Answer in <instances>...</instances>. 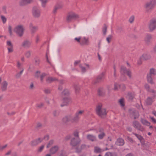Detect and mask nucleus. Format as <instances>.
Returning a JSON list of instances; mask_svg holds the SVG:
<instances>
[{
    "label": "nucleus",
    "mask_w": 156,
    "mask_h": 156,
    "mask_svg": "<svg viewBox=\"0 0 156 156\" xmlns=\"http://www.w3.org/2000/svg\"><path fill=\"white\" fill-rule=\"evenodd\" d=\"M84 112L83 110L77 111L75 113L74 117L72 116V115H68L63 118L62 121L64 123L69 122H77L79 121L80 118Z\"/></svg>",
    "instance_id": "obj_1"
},
{
    "label": "nucleus",
    "mask_w": 156,
    "mask_h": 156,
    "mask_svg": "<svg viewBox=\"0 0 156 156\" xmlns=\"http://www.w3.org/2000/svg\"><path fill=\"white\" fill-rule=\"evenodd\" d=\"M156 6V0H149L144 4V8L147 11L153 9Z\"/></svg>",
    "instance_id": "obj_2"
},
{
    "label": "nucleus",
    "mask_w": 156,
    "mask_h": 156,
    "mask_svg": "<svg viewBox=\"0 0 156 156\" xmlns=\"http://www.w3.org/2000/svg\"><path fill=\"white\" fill-rule=\"evenodd\" d=\"M96 112L97 114L101 117H104L107 114L106 109L102 107L101 104H99L97 106Z\"/></svg>",
    "instance_id": "obj_3"
},
{
    "label": "nucleus",
    "mask_w": 156,
    "mask_h": 156,
    "mask_svg": "<svg viewBox=\"0 0 156 156\" xmlns=\"http://www.w3.org/2000/svg\"><path fill=\"white\" fill-rule=\"evenodd\" d=\"M24 30V27L23 26L20 25L16 26L14 29V32L20 37H21L23 35Z\"/></svg>",
    "instance_id": "obj_4"
},
{
    "label": "nucleus",
    "mask_w": 156,
    "mask_h": 156,
    "mask_svg": "<svg viewBox=\"0 0 156 156\" xmlns=\"http://www.w3.org/2000/svg\"><path fill=\"white\" fill-rule=\"evenodd\" d=\"M156 75V69L152 68L150 69L149 73L147 75V81L151 84L154 83L151 76Z\"/></svg>",
    "instance_id": "obj_5"
},
{
    "label": "nucleus",
    "mask_w": 156,
    "mask_h": 156,
    "mask_svg": "<svg viewBox=\"0 0 156 156\" xmlns=\"http://www.w3.org/2000/svg\"><path fill=\"white\" fill-rule=\"evenodd\" d=\"M149 31H153L156 28V18H153L151 20L148 25Z\"/></svg>",
    "instance_id": "obj_6"
},
{
    "label": "nucleus",
    "mask_w": 156,
    "mask_h": 156,
    "mask_svg": "<svg viewBox=\"0 0 156 156\" xmlns=\"http://www.w3.org/2000/svg\"><path fill=\"white\" fill-rule=\"evenodd\" d=\"M133 127L137 130L143 132L145 131V129L138 121H135L133 122Z\"/></svg>",
    "instance_id": "obj_7"
},
{
    "label": "nucleus",
    "mask_w": 156,
    "mask_h": 156,
    "mask_svg": "<svg viewBox=\"0 0 156 156\" xmlns=\"http://www.w3.org/2000/svg\"><path fill=\"white\" fill-rule=\"evenodd\" d=\"M32 13L33 16L35 18H38L40 16V10L37 7L35 6L33 8Z\"/></svg>",
    "instance_id": "obj_8"
},
{
    "label": "nucleus",
    "mask_w": 156,
    "mask_h": 156,
    "mask_svg": "<svg viewBox=\"0 0 156 156\" xmlns=\"http://www.w3.org/2000/svg\"><path fill=\"white\" fill-rule=\"evenodd\" d=\"M79 18V16L76 13L71 12L69 13L67 17V20L68 21H70L72 20H75Z\"/></svg>",
    "instance_id": "obj_9"
},
{
    "label": "nucleus",
    "mask_w": 156,
    "mask_h": 156,
    "mask_svg": "<svg viewBox=\"0 0 156 156\" xmlns=\"http://www.w3.org/2000/svg\"><path fill=\"white\" fill-rule=\"evenodd\" d=\"M31 44V42L30 41L26 39L22 42L21 46L23 47L29 48L30 47Z\"/></svg>",
    "instance_id": "obj_10"
},
{
    "label": "nucleus",
    "mask_w": 156,
    "mask_h": 156,
    "mask_svg": "<svg viewBox=\"0 0 156 156\" xmlns=\"http://www.w3.org/2000/svg\"><path fill=\"white\" fill-rule=\"evenodd\" d=\"M129 113L131 117H133L135 119L138 118L139 116V113L136 111L133 110H131L129 111Z\"/></svg>",
    "instance_id": "obj_11"
},
{
    "label": "nucleus",
    "mask_w": 156,
    "mask_h": 156,
    "mask_svg": "<svg viewBox=\"0 0 156 156\" xmlns=\"http://www.w3.org/2000/svg\"><path fill=\"white\" fill-rule=\"evenodd\" d=\"M89 41L88 38L86 37H83L81 39L80 45H87L88 44Z\"/></svg>",
    "instance_id": "obj_12"
},
{
    "label": "nucleus",
    "mask_w": 156,
    "mask_h": 156,
    "mask_svg": "<svg viewBox=\"0 0 156 156\" xmlns=\"http://www.w3.org/2000/svg\"><path fill=\"white\" fill-rule=\"evenodd\" d=\"M79 66L82 72H85L87 70L89 69V65L87 64H80Z\"/></svg>",
    "instance_id": "obj_13"
},
{
    "label": "nucleus",
    "mask_w": 156,
    "mask_h": 156,
    "mask_svg": "<svg viewBox=\"0 0 156 156\" xmlns=\"http://www.w3.org/2000/svg\"><path fill=\"white\" fill-rule=\"evenodd\" d=\"M104 74L103 73H102L99 75L97 77V79L94 80L93 82V83L95 84L100 81L101 80L103 79L104 77Z\"/></svg>",
    "instance_id": "obj_14"
},
{
    "label": "nucleus",
    "mask_w": 156,
    "mask_h": 156,
    "mask_svg": "<svg viewBox=\"0 0 156 156\" xmlns=\"http://www.w3.org/2000/svg\"><path fill=\"white\" fill-rule=\"evenodd\" d=\"M80 140L79 138H73L71 140L70 144L73 146H75L79 143Z\"/></svg>",
    "instance_id": "obj_15"
},
{
    "label": "nucleus",
    "mask_w": 156,
    "mask_h": 156,
    "mask_svg": "<svg viewBox=\"0 0 156 156\" xmlns=\"http://www.w3.org/2000/svg\"><path fill=\"white\" fill-rule=\"evenodd\" d=\"M43 140V138H39L38 139L35 140L31 142V145L32 146H36L41 142Z\"/></svg>",
    "instance_id": "obj_16"
},
{
    "label": "nucleus",
    "mask_w": 156,
    "mask_h": 156,
    "mask_svg": "<svg viewBox=\"0 0 156 156\" xmlns=\"http://www.w3.org/2000/svg\"><path fill=\"white\" fill-rule=\"evenodd\" d=\"M133 134L137 137L141 144H144V139L141 135L135 133H133Z\"/></svg>",
    "instance_id": "obj_17"
},
{
    "label": "nucleus",
    "mask_w": 156,
    "mask_h": 156,
    "mask_svg": "<svg viewBox=\"0 0 156 156\" xmlns=\"http://www.w3.org/2000/svg\"><path fill=\"white\" fill-rule=\"evenodd\" d=\"M8 83L5 81H4L1 83V88L2 91H5L7 89Z\"/></svg>",
    "instance_id": "obj_18"
},
{
    "label": "nucleus",
    "mask_w": 156,
    "mask_h": 156,
    "mask_svg": "<svg viewBox=\"0 0 156 156\" xmlns=\"http://www.w3.org/2000/svg\"><path fill=\"white\" fill-rule=\"evenodd\" d=\"M116 144L118 146H122L124 144V141L122 138H119L117 140Z\"/></svg>",
    "instance_id": "obj_19"
},
{
    "label": "nucleus",
    "mask_w": 156,
    "mask_h": 156,
    "mask_svg": "<svg viewBox=\"0 0 156 156\" xmlns=\"http://www.w3.org/2000/svg\"><path fill=\"white\" fill-rule=\"evenodd\" d=\"M58 146H55L52 147L50 150V152L51 154L55 153L58 150Z\"/></svg>",
    "instance_id": "obj_20"
},
{
    "label": "nucleus",
    "mask_w": 156,
    "mask_h": 156,
    "mask_svg": "<svg viewBox=\"0 0 156 156\" xmlns=\"http://www.w3.org/2000/svg\"><path fill=\"white\" fill-rule=\"evenodd\" d=\"M87 138L92 141H94L96 140V138L95 136L92 134H88L87 136Z\"/></svg>",
    "instance_id": "obj_21"
},
{
    "label": "nucleus",
    "mask_w": 156,
    "mask_h": 156,
    "mask_svg": "<svg viewBox=\"0 0 156 156\" xmlns=\"http://www.w3.org/2000/svg\"><path fill=\"white\" fill-rule=\"evenodd\" d=\"M150 58L151 56L149 54H144L140 57V59H142L143 60H147L149 59Z\"/></svg>",
    "instance_id": "obj_22"
},
{
    "label": "nucleus",
    "mask_w": 156,
    "mask_h": 156,
    "mask_svg": "<svg viewBox=\"0 0 156 156\" xmlns=\"http://www.w3.org/2000/svg\"><path fill=\"white\" fill-rule=\"evenodd\" d=\"M57 79L55 78L49 77L46 79V81L47 83H51L53 81L56 80Z\"/></svg>",
    "instance_id": "obj_23"
},
{
    "label": "nucleus",
    "mask_w": 156,
    "mask_h": 156,
    "mask_svg": "<svg viewBox=\"0 0 156 156\" xmlns=\"http://www.w3.org/2000/svg\"><path fill=\"white\" fill-rule=\"evenodd\" d=\"M152 37L151 35L147 34V35L144 39L145 41L147 43H149L151 39H152Z\"/></svg>",
    "instance_id": "obj_24"
},
{
    "label": "nucleus",
    "mask_w": 156,
    "mask_h": 156,
    "mask_svg": "<svg viewBox=\"0 0 156 156\" xmlns=\"http://www.w3.org/2000/svg\"><path fill=\"white\" fill-rule=\"evenodd\" d=\"M104 151V150L101 149L99 147H94V151L96 153H100Z\"/></svg>",
    "instance_id": "obj_25"
},
{
    "label": "nucleus",
    "mask_w": 156,
    "mask_h": 156,
    "mask_svg": "<svg viewBox=\"0 0 156 156\" xmlns=\"http://www.w3.org/2000/svg\"><path fill=\"white\" fill-rule=\"evenodd\" d=\"M153 98L149 97L146 101V102L147 105H151L152 104L153 101Z\"/></svg>",
    "instance_id": "obj_26"
},
{
    "label": "nucleus",
    "mask_w": 156,
    "mask_h": 156,
    "mask_svg": "<svg viewBox=\"0 0 156 156\" xmlns=\"http://www.w3.org/2000/svg\"><path fill=\"white\" fill-rule=\"evenodd\" d=\"M141 122L143 124L147 126H149L150 124V123L149 122L143 119H141Z\"/></svg>",
    "instance_id": "obj_27"
},
{
    "label": "nucleus",
    "mask_w": 156,
    "mask_h": 156,
    "mask_svg": "<svg viewBox=\"0 0 156 156\" xmlns=\"http://www.w3.org/2000/svg\"><path fill=\"white\" fill-rule=\"evenodd\" d=\"M41 3V5L42 7L45 8L46 5V4L49 0H39Z\"/></svg>",
    "instance_id": "obj_28"
},
{
    "label": "nucleus",
    "mask_w": 156,
    "mask_h": 156,
    "mask_svg": "<svg viewBox=\"0 0 156 156\" xmlns=\"http://www.w3.org/2000/svg\"><path fill=\"white\" fill-rule=\"evenodd\" d=\"M31 51L30 50H27L25 53V55L27 58H30L31 55Z\"/></svg>",
    "instance_id": "obj_29"
},
{
    "label": "nucleus",
    "mask_w": 156,
    "mask_h": 156,
    "mask_svg": "<svg viewBox=\"0 0 156 156\" xmlns=\"http://www.w3.org/2000/svg\"><path fill=\"white\" fill-rule=\"evenodd\" d=\"M30 27L32 32L34 33L38 29V27L37 26H33L32 24H31L30 25Z\"/></svg>",
    "instance_id": "obj_30"
},
{
    "label": "nucleus",
    "mask_w": 156,
    "mask_h": 156,
    "mask_svg": "<svg viewBox=\"0 0 156 156\" xmlns=\"http://www.w3.org/2000/svg\"><path fill=\"white\" fill-rule=\"evenodd\" d=\"M19 5L21 6L25 5L27 4V3L25 0H20L19 2Z\"/></svg>",
    "instance_id": "obj_31"
},
{
    "label": "nucleus",
    "mask_w": 156,
    "mask_h": 156,
    "mask_svg": "<svg viewBox=\"0 0 156 156\" xmlns=\"http://www.w3.org/2000/svg\"><path fill=\"white\" fill-rule=\"evenodd\" d=\"M81 37H76L74 38V41L76 42H77L80 45V42L81 41Z\"/></svg>",
    "instance_id": "obj_32"
},
{
    "label": "nucleus",
    "mask_w": 156,
    "mask_h": 156,
    "mask_svg": "<svg viewBox=\"0 0 156 156\" xmlns=\"http://www.w3.org/2000/svg\"><path fill=\"white\" fill-rule=\"evenodd\" d=\"M7 48L13 47V45L10 41H7L6 42Z\"/></svg>",
    "instance_id": "obj_33"
},
{
    "label": "nucleus",
    "mask_w": 156,
    "mask_h": 156,
    "mask_svg": "<svg viewBox=\"0 0 156 156\" xmlns=\"http://www.w3.org/2000/svg\"><path fill=\"white\" fill-rule=\"evenodd\" d=\"M105 93V91L102 88H99L98 90V94L99 95H102Z\"/></svg>",
    "instance_id": "obj_34"
},
{
    "label": "nucleus",
    "mask_w": 156,
    "mask_h": 156,
    "mask_svg": "<svg viewBox=\"0 0 156 156\" xmlns=\"http://www.w3.org/2000/svg\"><path fill=\"white\" fill-rule=\"evenodd\" d=\"M69 94V91L68 89H66L64 90L62 93V95H66L67 96Z\"/></svg>",
    "instance_id": "obj_35"
},
{
    "label": "nucleus",
    "mask_w": 156,
    "mask_h": 156,
    "mask_svg": "<svg viewBox=\"0 0 156 156\" xmlns=\"http://www.w3.org/2000/svg\"><path fill=\"white\" fill-rule=\"evenodd\" d=\"M107 27L106 25H104L102 29V32L103 34L105 35L107 32Z\"/></svg>",
    "instance_id": "obj_36"
},
{
    "label": "nucleus",
    "mask_w": 156,
    "mask_h": 156,
    "mask_svg": "<svg viewBox=\"0 0 156 156\" xmlns=\"http://www.w3.org/2000/svg\"><path fill=\"white\" fill-rule=\"evenodd\" d=\"M127 70L125 67L123 66H122L121 67V72L122 73H126Z\"/></svg>",
    "instance_id": "obj_37"
},
{
    "label": "nucleus",
    "mask_w": 156,
    "mask_h": 156,
    "mask_svg": "<svg viewBox=\"0 0 156 156\" xmlns=\"http://www.w3.org/2000/svg\"><path fill=\"white\" fill-rule=\"evenodd\" d=\"M105 134L104 132H101L100 134L98 135V138L100 139H102L105 136Z\"/></svg>",
    "instance_id": "obj_38"
},
{
    "label": "nucleus",
    "mask_w": 156,
    "mask_h": 156,
    "mask_svg": "<svg viewBox=\"0 0 156 156\" xmlns=\"http://www.w3.org/2000/svg\"><path fill=\"white\" fill-rule=\"evenodd\" d=\"M34 61L35 64L37 65H38L40 62V60L37 57H36L34 58Z\"/></svg>",
    "instance_id": "obj_39"
},
{
    "label": "nucleus",
    "mask_w": 156,
    "mask_h": 156,
    "mask_svg": "<svg viewBox=\"0 0 156 156\" xmlns=\"http://www.w3.org/2000/svg\"><path fill=\"white\" fill-rule=\"evenodd\" d=\"M121 86H122V87H123V88H124L125 87V86H124V85H122L121 86H119V85H118V84L117 83H115L114 84V89L115 90H116L118 89V87H121Z\"/></svg>",
    "instance_id": "obj_40"
},
{
    "label": "nucleus",
    "mask_w": 156,
    "mask_h": 156,
    "mask_svg": "<svg viewBox=\"0 0 156 156\" xmlns=\"http://www.w3.org/2000/svg\"><path fill=\"white\" fill-rule=\"evenodd\" d=\"M44 105L43 103H37L36 104V107L38 108H41Z\"/></svg>",
    "instance_id": "obj_41"
},
{
    "label": "nucleus",
    "mask_w": 156,
    "mask_h": 156,
    "mask_svg": "<svg viewBox=\"0 0 156 156\" xmlns=\"http://www.w3.org/2000/svg\"><path fill=\"white\" fill-rule=\"evenodd\" d=\"M119 102L121 106L123 107L124 106V100L122 98L120 99L119 101Z\"/></svg>",
    "instance_id": "obj_42"
},
{
    "label": "nucleus",
    "mask_w": 156,
    "mask_h": 156,
    "mask_svg": "<svg viewBox=\"0 0 156 156\" xmlns=\"http://www.w3.org/2000/svg\"><path fill=\"white\" fill-rule=\"evenodd\" d=\"M55 6L59 9L62 8L63 5L62 4L57 3L55 5Z\"/></svg>",
    "instance_id": "obj_43"
},
{
    "label": "nucleus",
    "mask_w": 156,
    "mask_h": 156,
    "mask_svg": "<svg viewBox=\"0 0 156 156\" xmlns=\"http://www.w3.org/2000/svg\"><path fill=\"white\" fill-rule=\"evenodd\" d=\"M134 17L133 16H131L129 19V21L130 23H132L134 21Z\"/></svg>",
    "instance_id": "obj_44"
},
{
    "label": "nucleus",
    "mask_w": 156,
    "mask_h": 156,
    "mask_svg": "<svg viewBox=\"0 0 156 156\" xmlns=\"http://www.w3.org/2000/svg\"><path fill=\"white\" fill-rule=\"evenodd\" d=\"M8 145L6 144L3 146H0V151H2L5 149L7 146Z\"/></svg>",
    "instance_id": "obj_45"
},
{
    "label": "nucleus",
    "mask_w": 156,
    "mask_h": 156,
    "mask_svg": "<svg viewBox=\"0 0 156 156\" xmlns=\"http://www.w3.org/2000/svg\"><path fill=\"white\" fill-rule=\"evenodd\" d=\"M112 37L111 35H109L106 38V40L108 43H109L111 41V40Z\"/></svg>",
    "instance_id": "obj_46"
},
{
    "label": "nucleus",
    "mask_w": 156,
    "mask_h": 156,
    "mask_svg": "<svg viewBox=\"0 0 156 156\" xmlns=\"http://www.w3.org/2000/svg\"><path fill=\"white\" fill-rule=\"evenodd\" d=\"M1 17L3 23H5L6 21V18L5 16L2 15L1 16Z\"/></svg>",
    "instance_id": "obj_47"
},
{
    "label": "nucleus",
    "mask_w": 156,
    "mask_h": 156,
    "mask_svg": "<svg viewBox=\"0 0 156 156\" xmlns=\"http://www.w3.org/2000/svg\"><path fill=\"white\" fill-rule=\"evenodd\" d=\"M46 74L44 73H43L40 76L41 81V82H43V78L46 76Z\"/></svg>",
    "instance_id": "obj_48"
},
{
    "label": "nucleus",
    "mask_w": 156,
    "mask_h": 156,
    "mask_svg": "<svg viewBox=\"0 0 156 156\" xmlns=\"http://www.w3.org/2000/svg\"><path fill=\"white\" fill-rule=\"evenodd\" d=\"M54 141L53 140H50L47 146V148L49 147L53 143Z\"/></svg>",
    "instance_id": "obj_49"
},
{
    "label": "nucleus",
    "mask_w": 156,
    "mask_h": 156,
    "mask_svg": "<svg viewBox=\"0 0 156 156\" xmlns=\"http://www.w3.org/2000/svg\"><path fill=\"white\" fill-rule=\"evenodd\" d=\"M58 9L56 6H55L52 11V13L54 14H55L57 12L58 10Z\"/></svg>",
    "instance_id": "obj_50"
},
{
    "label": "nucleus",
    "mask_w": 156,
    "mask_h": 156,
    "mask_svg": "<svg viewBox=\"0 0 156 156\" xmlns=\"http://www.w3.org/2000/svg\"><path fill=\"white\" fill-rule=\"evenodd\" d=\"M8 30L10 35H12V28L11 26H9L8 27Z\"/></svg>",
    "instance_id": "obj_51"
},
{
    "label": "nucleus",
    "mask_w": 156,
    "mask_h": 156,
    "mask_svg": "<svg viewBox=\"0 0 156 156\" xmlns=\"http://www.w3.org/2000/svg\"><path fill=\"white\" fill-rule=\"evenodd\" d=\"M127 75L129 76V78L131 77V71L129 70H127L126 72Z\"/></svg>",
    "instance_id": "obj_52"
},
{
    "label": "nucleus",
    "mask_w": 156,
    "mask_h": 156,
    "mask_svg": "<svg viewBox=\"0 0 156 156\" xmlns=\"http://www.w3.org/2000/svg\"><path fill=\"white\" fill-rule=\"evenodd\" d=\"M69 101V100L68 98H64L63 99V101L66 102V103L65 104V105H66L68 103Z\"/></svg>",
    "instance_id": "obj_53"
},
{
    "label": "nucleus",
    "mask_w": 156,
    "mask_h": 156,
    "mask_svg": "<svg viewBox=\"0 0 156 156\" xmlns=\"http://www.w3.org/2000/svg\"><path fill=\"white\" fill-rule=\"evenodd\" d=\"M104 156H113V154L111 152H107L105 154Z\"/></svg>",
    "instance_id": "obj_54"
},
{
    "label": "nucleus",
    "mask_w": 156,
    "mask_h": 156,
    "mask_svg": "<svg viewBox=\"0 0 156 156\" xmlns=\"http://www.w3.org/2000/svg\"><path fill=\"white\" fill-rule=\"evenodd\" d=\"M44 147V145H42L38 149V151L39 152L41 151H42V150H43Z\"/></svg>",
    "instance_id": "obj_55"
},
{
    "label": "nucleus",
    "mask_w": 156,
    "mask_h": 156,
    "mask_svg": "<svg viewBox=\"0 0 156 156\" xmlns=\"http://www.w3.org/2000/svg\"><path fill=\"white\" fill-rule=\"evenodd\" d=\"M40 74V71H37L36 72L35 74V76L36 77H39Z\"/></svg>",
    "instance_id": "obj_56"
},
{
    "label": "nucleus",
    "mask_w": 156,
    "mask_h": 156,
    "mask_svg": "<svg viewBox=\"0 0 156 156\" xmlns=\"http://www.w3.org/2000/svg\"><path fill=\"white\" fill-rule=\"evenodd\" d=\"M6 7L5 6H3L2 7V10L3 12L5 13H6Z\"/></svg>",
    "instance_id": "obj_57"
},
{
    "label": "nucleus",
    "mask_w": 156,
    "mask_h": 156,
    "mask_svg": "<svg viewBox=\"0 0 156 156\" xmlns=\"http://www.w3.org/2000/svg\"><path fill=\"white\" fill-rule=\"evenodd\" d=\"M128 97L130 99H132L134 97V95H132L131 93H129L128 94Z\"/></svg>",
    "instance_id": "obj_58"
},
{
    "label": "nucleus",
    "mask_w": 156,
    "mask_h": 156,
    "mask_svg": "<svg viewBox=\"0 0 156 156\" xmlns=\"http://www.w3.org/2000/svg\"><path fill=\"white\" fill-rule=\"evenodd\" d=\"M13 47L7 48L8 50V52L9 53L12 52L13 51Z\"/></svg>",
    "instance_id": "obj_59"
},
{
    "label": "nucleus",
    "mask_w": 156,
    "mask_h": 156,
    "mask_svg": "<svg viewBox=\"0 0 156 156\" xmlns=\"http://www.w3.org/2000/svg\"><path fill=\"white\" fill-rule=\"evenodd\" d=\"M143 60L142 59H140H140L138 60L137 61V64L139 65H140L142 64V60Z\"/></svg>",
    "instance_id": "obj_60"
},
{
    "label": "nucleus",
    "mask_w": 156,
    "mask_h": 156,
    "mask_svg": "<svg viewBox=\"0 0 156 156\" xmlns=\"http://www.w3.org/2000/svg\"><path fill=\"white\" fill-rule=\"evenodd\" d=\"M75 88L76 91V92L78 91V90L80 88V87L77 85H76L75 86Z\"/></svg>",
    "instance_id": "obj_61"
},
{
    "label": "nucleus",
    "mask_w": 156,
    "mask_h": 156,
    "mask_svg": "<svg viewBox=\"0 0 156 156\" xmlns=\"http://www.w3.org/2000/svg\"><path fill=\"white\" fill-rule=\"evenodd\" d=\"M145 88L147 90H149V86L148 84H146L144 85Z\"/></svg>",
    "instance_id": "obj_62"
},
{
    "label": "nucleus",
    "mask_w": 156,
    "mask_h": 156,
    "mask_svg": "<svg viewBox=\"0 0 156 156\" xmlns=\"http://www.w3.org/2000/svg\"><path fill=\"white\" fill-rule=\"evenodd\" d=\"M127 139L129 141H130L132 143L133 142V140L131 138H130L128 136L127 137Z\"/></svg>",
    "instance_id": "obj_63"
},
{
    "label": "nucleus",
    "mask_w": 156,
    "mask_h": 156,
    "mask_svg": "<svg viewBox=\"0 0 156 156\" xmlns=\"http://www.w3.org/2000/svg\"><path fill=\"white\" fill-rule=\"evenodd\" d=\"M74 135L77 138H78V133L77 131H76L74 132Z\"/></svg>",
    "instance_id": "obj_64"
}]
</instances>
